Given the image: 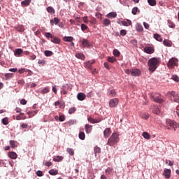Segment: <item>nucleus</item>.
Instances as JSON below:
<instances>
[{"instance_id": "f257e3e1", "label": "nucleus", "mask_w": 179, "mask_h": 179, "mask_svg": "<svg viewBox=\"0 0 179 179\" xmlns=\"http://www.w3.org/2000/svg\"><path fill=\"white\" fill-rule=\"evenodd\" d=\"M159 60L157 57H152L148 61L149 70L151 72H155L157 68H158V64Z\"/></svg>"}, {"instance_id": "f03ea898", "label": "nucleus", "mask_w": 179, "mask_h": 179, "mask_svg": "<svg viewBox=\"0 0 179 179\" xmlns=\"http://www.w3.org/2000/svg\"><path fill=\"white\" fill-rule=\"evenodd\" d=\"M120 138H119V134L116 132L112 134L110 138H108L107 145L109 146H113V145L117 144L120 142Z\"/></svg>"}, {"instance_id": "7ed1b4c3", "label": "nucleus", "mask_w": 179, "mask_h": 179, "mask_svg": "<svg viewBox=\"0 0 179 179\" xmlns=\"http://www.w3.org/2000/svg\"><path fill=\"white\" fill-rule=\"evenodd\" d=\"M151 99L152 101L157 102V103H163L164 101V96H162L159 93H152Z\"/></svg>"}, {"instance_id": "20e7f679", "label": "nucleus", "mask_w": 179, "mask_h": 179, "mask_svg": "<svg viewBox=\"0 0 179 179\" xmlns=\"http://www.w3.org/2000/svg\"><path fill=\"white\" fill-rule=\"evenodd\" d=\"M166 126L168 128V129H170V127L173 128L174 130H176L178 127H179V124L177 123L176 121H173L172 120H166Z\"/></svg>"}, {"instance_id": "39448f33", "label": "nucleus", "mask_w": 179, "mask_h": 179, "mask_svg": "<svg viewBox=\"0 0 179 179\" xmlns=\"http://www.w3.org/2000/svg\"><path fill=\"white\" fill-rule=\"evenodd\" d=\"M177 61L178 59H176V57H171V59H170L169 61L168 62V67L171 69L175 67V66L177 65Z\"/></svg>"}, {"instance_id": "423d86ee", "label": "nucleus", "mask_w": 179, "mask_h": 179, "mask_svg": "<svg viewBox=\"0 0 179 179\" xmlns=\"http://www.w3.org/2000/svg\"><path fill=\"white\" fill-rule=\"evenodd\" d=\"M80 43L82 45V48H90V43L88 40L86 38H80Z\"/></svg>"}, {"instance_id": "0eeeda50", "label": "nucleus", "mask_w": 179, "mask_h": 179, "mask_svg": "<svg viewBox=\"0 0 179 179\" xmlns=\"http://www.w3.org/2000/svg\"><path fill=\"white\" fill-rule=\"evenodd\" d=\"M119 103V99L117 98H114L113 99H110L109 101V106L110 108H115Z\"/></svg>"}, {"instance_id": "6e6552de", "label": "nucleus", "mask_w": 179, "mask_h": 179, "mask_svg": "<svg viewBox=\"0 0 179 179\" xmlns=\"http://www.w3.org/2000/svg\"><path fill=\"white\" fill-rule=\"evenodd\" d=\"M130 73L132 76H139L141 74V71L139 69H131Z\"/></svg>"}, {"instance_id": "1a4fd4ad", "label": "nucleus", "mask_w": 179, "mask_h": 179, "mask_svg": "<svg viewBox=\"0 0 179 179\" xmlns=\"http://www.w3.org/2000/svg\"><path fill=\"white\" fill-rule=\"evenodd\" d=\"M168 95L173 96V101L179 102V94H176V92H168Z\"/></svg>"}, {"instance_id": "9d476101", "label": "nucleus", "mask_w": 179, "mask_h": 179, "mask_svg": "<svg viewBox=\"0 0 179 179\" xmlns=\"http://www.w3.org/2000/svg\"><path fill=\"white\" fill-rule=\"evenodd\" d=\"M87 120L90 123L95 124V123L101 122L103 120V119H101V117H99V119H93V117H88Z\"/></svg>"}, {"instance_id": "9b49d317", "label": "nucleus", "mask_w": 179, "mask_h": 179, "mask_svg": "<svg viewBox=\"0 0 179 179\" xmlns=\"http://www.w3.org/2000/svg\"><path fill=\"white\" fill-rule=\"evenodd\" d=\"M111 134H112V130L110 129V128H106L103 131L104 138H108Z\"/></svg>"}, {"instance_id": "f8f14e48", "label": "nucleus", "mask_w": 179, "mask_h": 179, "mask_svg": "<svg viewBox=\"0 0 179 179\" xmlns=\"http://www.w3.org/2000/svg\"><path fill=\"white\" fill-rule=\"evenodd\" d=\"M171 171L169 169H165V170L164 171V176H165V178L166 179H169L171 178Z\"/></svg>"}, {"instance_id": "ddd939ff", "label": "nucleus", "mask_w": 179, "mask_h": 179, "mask_svg": "<svg viewBox=\"0 0 179 179\" xmlns=\"http://www.w3.org/2000/svg\"><path fill=\"white\" fill-rule=\"evenodd\" d=\"M144 51L146 52V54H153L155 50L153 48H152V47L146 46L144 48Z\"/></svg>"}, {"instance_id": "4468645a", "label": "nucleus", "mask_w": 179, "mask_h": 179, "mask_svg": "<svg viewBox=\"0 0 179 179\" xmlns=\"http://www.w3.org/2000/svg\"><path fill=\"white\" fill-rule=\"evenodd\" d=\"M15 29H16V31H19L20 33L25 31L24 27L22 24L17 25V27H15Z\"/></svg>"}, {"instance_id": "2eb2a0df", "label": "nucleus", "mask_w": 179, "mask_h": 179, "mask_svg": "<svg viewBox=\"0 0 179 179\" xmlns=\"http://www.w3.org/2000/svg\"><path fill=\"white\" fill-rule=\"evenodd\" d=\"M152 113H154V114L159 115L161 113V110L158 106H157L156 105H154L152 106Z\"/></svg>"}, {"instance_id": "dca6fc26", "label": "nucleus", "mask_w": 179, "mask_h": 179, "mask_svg": "<svg viewBox=\"0 0 179 179\" xmlns=\"http://www.w3.org/2000/svg\"><path fill=\"white\" fill-rule=\"evenodd\" d=\"M53 43L59 44L61 42L60 38H57V36H54L52 35V39L50 40Z\"/></svg>"}, {"instance_id": "f3484780", "label": "nucleus", "mask_w": 179, "mask_h": 179, "mask_svg": "<svg viewBox=\"0 0 179 179\" xmlns=\"http://www.w3.org/2000/svg\"><path fill=\"white\" fill-rule=\"evenodd\" d=\"M108 95L110 97H115V96L117 95L115 90H108Z\"/></svg>"}, {"instance_id": "a211bd4d", "label": "nucleus", "mask_w": 179, "mask_h": 179, "mask_svg": "<svg viewBox=\"0 0 179 179\" xmlns=\"http://www.w3.org/2000/svg\"><path fill=\"white\" fill-rule=\"evenodd\" d=\"M85 127V131L87 134H90V132H92V125H90V124H86Z\"/></svg>"}, {"instance_id": "6ab92c4d", "label": "nucleus", "mask_w": 179, "mask_h": 179, "mask_svg": "<svg viewBox=\"0 0 179 179\" xmlns=\"http://www.w3.org/2000/svg\"><path fill=\"white\" fill-rule=\"evenodd\" d=\"M77 99L80 101H83L86 99V95L84 93H78Z\"/></svg>"}, {"instance_id": "aec40b11", "label": "nucleus", "mask_w": 179, "mask_h": 179, "mask_svg": "<svg viewBox=\"0 0 179 179\" xmlns=\"http://www.w3.org/2000/svg\"><path fill=\"white\" fill-rule=\"evenodd\" d=\"M117 16V14L116 12H111L109 13L108 15H106V17L108 18H116Z\"/></svg>"}, {"instance_id": "412c9836", "label": "nucleus", "mask_w": 179, "mask_h": 179, "mask_svg": "<svg viewBox=\"0 0 179 179\" xmlns=\"http://www.w3.org/2000/svg\"><path fill=\"white\" fill-rule=\"evenodd\" d=\"M121 23L122 25H124V27H128V25L132 24V21L129 20V19H127V20H122L121 21Z\"/></svg>"}, {"instance_id": "4be33fe9", "label": "nucleus", "mask_w": 179, "mask_h": 179, "mask_svg": "<svg viewBox=\"0 0 179 179\" xmlns=\"http://www.w3.org/2000/svg\"><path fill=\"white\" fill-rule=\"evenodd\" d=\"M23 52L24 51L22 49L18 48L15 50L14 55H15V57H20L21 54H23Z\"/></svg>"}, {"instance_id": "5701e85b", "label": "nucleus", "mask_w": 179, "mask_h": 179, "mask_svg": "<svg viewBox=\"0 0 179 179\" xmlns=\"http://www.w3.org/2000/svg\"><path fill=\"white\" fill-rule=\"evenodd\" d=\"M8 157L10 159H17V153H15V152H9Z\"/></svg>"}, {"instance_id": "b1692460", "label": "nucleus", "mask_w": 179, "mask_h": 179, "mask_svg": "<svg viewBox=\"0 0 179 179\" xmlns=\"http://www.w3.org/2000/svg\"><path fill=\"white\" fill-rule=\"evenodd\" d=\"M59 22H60L59 19L55 17L54 19H52V20H50V24L52 25H54V23H55V24L57 25Z\"/></svg>"}, {"instance_id": "393cba45", "label": "nucleus", "mask_w": 179, "mask_h": 179, "mask_svg": "<svg viewBox=\"0 0 179 179\" xmlns=\"http://www.w3.org/2000/svg\"><path fill=\"white\" fill-rule=\"evenodd\" d=\"M136 29L137 31H143V27L141 23H137L136 25Z\"/></svg>"}, {"instance_id": "a878e982", "label": "nucleus", "mask_w": 179, "mask_h": 179, "mask_svg": "<svg viewBox=\"0 0 179 179\" xmlns=\"http://www.w3.org/2000/svg\"><path fill=\"white\" fill-rule=\"evenodd\" d=\"M46 10H47V12L48 13H50V14H55V10L54 9V8H52V6H48Z\"/></svg>"}, {"instance_id": "bb28decb", "label": "nucleus", "mask_w": 179, "mask_h": 179, "mask_svg": "<svg viewBox=\"0 0 179 179\" xmlns=\"http://www.w3.org/2000/svg\"><path fill=\"white\" fill-rule=\"evenodd\" d=\"M76 57H77V59H83V60H85V55H83V53H76Z\"/></svg>"}, {"instance_id": "cd10ccee", "label": "nucleus", "mask_w": 179, "mask_h": 179, "mask_svg": "<svg viewBox=\"0 0 179 179\" xmlns=\"http://www.w3.org/2000/svg\"><path fill=\"white\" fill-rule=\"evenodd\" d=\"M154 38L157 41H159V42H162L163 41V38H162V36L160 35H159V34H154Z\"/></svg>"}, {"instance_id": "c85d7f7f", "label": "nucleus", "mask_w": 179, "mask_h": 179, "mask_svg": "<svg viewBox=\"0 0 179 179\" xmlns=\"http://www.w3.org/2000/svg\"><path fill=\"white\" fill-rule=\"evenodd\" d=\"M31 3V0H23L21 2V5L24 6H27L30 5Z\"/></svg>"}, {"instance_id": "c756f323", "label": "nucleus", "mask_w": 179, "mask_h": 179, "mask_svg": "<svg viewBox=\"0 0 179 179\" xmlns=\"http://www.w3.org/2000/svg\"><path fill=\"white\" fill-rule=\"evenodd\" d=\"M64 159V156H55V157L53 158V160L55 162H62V160Z\"/></svg>"}, {"instance_id": "7c9ffc66", "label": "nucleus", "mask_w": 179, "mask_h": 179, "mask_svg": "<svg viewBox=\"0 0 179 179\" xmlns=\"http://www.w3.org/2000/svg\"><path fill=\"white\" fill-rule=\"evenodd\" d=\"M103 24L105 27H109V25L111 24V21L110 20V19L106 18L105 20L103 21Z\"/></svg>"}, {"instance_id": "2f4dec72", "label": "nucleus", "mask_w": 179, "mask_h": 179, "mask_svg": "<svg viewBox=\"0 0 179 179\" xmlns=\"http://www.w3.org/2000/svg\"><path fill=\"white\" fill-rule=\"evenodd\" d=\"M73 39L74 38L73 36H64L63 38L64 41H66V42H71L73 41Z\"/></svg>"}, {"instance_id": "473e14b6", "label": "nucleus", "mask_w": 179, "mask_h": 179, "mask_svg": "<svg viewBox=\"0 0 179 179\" xmlns=\"http://www.w3.org/2000/svg\"><path fill=\"white\" fill-rule=\"evenodd\" d=\"M101 148L96 145V147H94V155H95V157L97 156V153H101Z\"/></svg>"}, {"instance_id": "72a5a7b5", "label": "nucleus", "mask_w": 179, "mask_h": 179, "mask_svg": "<svg viewBox=\"0 0 179 179\" xmlns=\"http://www.w3.org/2000/svg\"><path fill=\"white\" fill-rule=\"evenodd\" d=\"M49 174L52 175V176H55V175L59 174V171L54 170V169H52V170L49 171Z\"/></svg>"}, {"instance_id": "f704fd0d", "label": "nucleus", "mask_w": 179, "mask_h": 179, "mask_svg": "<svg viewBox=\"0 0 179 179\" xmlns=\"http://www.w3.org/2000/svg\"><path fill=\"white\" fill-rule=\"evenodd\" d=\"M164 45L171 47L172 46V42L169 40H164Z\"/></svg>"}, {"instance_id": "c9c22d12", "label": "nucleus", "mask_w": 179, "mask_h": 179, "mask_svg": "<svg viewBox=\"0 0 179 179\" xmlns=\"http://www.w3.org/2000/svg\"><path fill=\"white\" fill-rule=\"evenodd\" d=\"M84 65H85V67L87 68V69H90V70L92 69V64L90 61L86 62Z\"/></svg>"}, {"instance_id": "e433bc0d", "label": "nucleus", "mask_w": 179, "mask_h": 179, "mask_svg": "<svg viewBox=\"0 0 179 179\" xmlns=\"http://www.w3.org/2000/svg\"><path fill=\"white\" fill-rule=\"evenodd\" d=\"M78 138H80V140H85L86 138L85 132L80 131L78 134Z\"/></svg>"}, {"instance_id": "4c0bfd02", "label": "nucleus", "mask_w": 179, "mask_h": 179, "mask_svg": "<svg viewBox=\"0 0 179 179\" xmlns=\"http://www.w3.org/2000/svg\"><path fill=\"white\" fill-rule=\"evenodd\" d=\"M66 151L69 153V155H75V151L71 148H67Z\"/></svg>"}, {"instance_id": "58836bf2", "label": "nucleus", "mask_w": 179, "mask_h": 179, "mask_svg": "<svg viewBox=\"0 0 179 179\" xmlns=\"http://www.w3.org/2000/svg\"><path fill=\"white\" fill-rule=\"evenodd\" d=\"M142 136L144 138H145L146 140H150V136L149 134H148V132L145 131L143 132Z\"/></svg>"}, {"instance_id": "ea45409f", "label": "nucleus", "mask_w": 179, "mask_h": 179, "mask_svg": "<svg viewBox=\"0 0 179 179\" xmlns=\"http://www.w3.org/2000/svg\"><path fill=\"white\" fill-rule=\"evenodd\" d=\"M141 117L145 120L149 119V113H141Z\"/></svg>"}, {"instance_id": "a19ab883", "label": "nucleus", "mask_w": 179, "mask_h": 179, "mask_svg": "<svg viewBox=\"0 0 179 179\" xmlns=\"http://www.w3.org/2000/svg\"><path fill=\"white\" fill-rule=\"evenodd\" d=\"M49 92H50L49 87H44V88L41 90V93L43 95H44L45 94H47V93H48Z\"/></svg>"}, {"instance_id": "79ce46f5", "label": "nucleus", "mask_w": 179, "mask_h": 179, "mask_svg": "<svg viewBox=\"0 0 179 179\" xmlns=\"http://www.w3.org/2000/svg\"><path fill=\"white\" fill-rule=\"evenodd\" d=\"M148 4L150 6H152V7L157 5L156 0H148Z\"/></svg>"}, {"instance_id": "37998d69", "label": "nucleus", "mask_w": 179, "mask_h": 179, "mask_svg": "<svg viewBox=\"0 0 179 179\" xmlns=\"http://www.w3.org/2000/svg\"><path fill=\"white\" fill-rule=\"evenodd\" d=\"M108 62H109L110 63H115V62H117V59L114 57H108Z\"/></svg>"}, {"instance_id": "c03bdc74", "label": "nucleus", "mask_w": 179, "mask_h": 179, "mask_svg": "<svg viewBox=\"0 0 179 179\" xmlns=\"http://www.w3.org/2000/svg\"><path fill=\"white\" fill-rule=\"evenodd\" d=\"M171 78L172 80H174V82H176V83L179 82V77L178 75H172Z\"/></svg>"}, {"instance_id": "a18cd8bd", "label": "nucleus", "mask_w": 179, "mask_h": 179, "mask_svg": "<svg viewBox=\"0 0 179 179\" xmlns=\"http://www.w3.org/2000/svg\"><path fill=\"white\" fill-rule=\"evenodd\" d=\"M44 35L45 36V37L47 38V39H50V38H51V40H52V35L51 32H45V33L44 34Z\"/></svg>"}, {"instance_id": "49530a36", "label": "nucleus", "mask_w": 179, "mask_h": 179, "mask_svg": "<svg viewBox=\"0 0 179 179\" xmlns=\"http://www.w3.org/2000/svg\"><path fill=\"white\" fill-rule=\"evenodd\" d=\"M168 26L171 29H174V27H176V24H174V23L171 20H168Z\"/></svg>"}, {"instance_id": "de8ad7c7", "label": "nucleus", "mask_w": 179, "mask_h": 179, "mask_svg": "<svg viewBox=\"0 0 179 179\" xmlns=\"http://www.w3.org/2000/svg\"><path fill=\"white\" fill-rule=\"evenodd\" d=\"M44 54L46 57H51V55H53V52L52 51H50V50H45Z\"/></svg>"}, {"instance_id": "09e8293b", "label": "nucleus", "mask_w": 179, "mask_h": 179, "mask_svg": "<svg viewBox=\"0 0 179 179\" xmlns=\"http://www.w3.org/2000/svg\"><path fill=\"white\" fill-rule=\"evenodd\" d=\"M113 55H115V57H118L120 55V52L119 50H117V49H114Z\"/></svg>"}, {"instance_id": "8fccbe9b", "label": "nucleus", "mask_w": 179, "mask_h": 179, "mask_svg": "<svg viewBox=\"0 0 179 179\" xmlns=\"http://www.w3.org/2000/svg\"><path fill=\"white\" fill-rule=\"evenodd\" d=\"M113 169H112V168H108V169H106V170L105 171V173H106V175H110L111 173L113 172Z\"/></svg>"}, {"instance_id": "3c124183", "label": "nucleus", "mask_w": 179, "mask_h": 179, "mask_svg": "<svg viewBox=\"0 0 179 179\" xmlns=\"http://www.w3.org/2000/svg\"><path fill=\"white\" fill-rule=\"evenodd\" d=\"M2 123H3L4 125H8V123H9L8 117H3V120H2Z\"/></svg>"}, {"instance_id": "603ef678", "label": "nucleus", "mask_w": 179, "mask_h": 179, "mask_svg": "<svg viewBox=\"0 0 179 179\" xmlns=\"http://www.w3.org/2000/svg\"><path fill=\"white\" fill-rule=\"evenodd\" d=\"M16 143V141H10V145L12 147V148H15V147H17Z\"/></svg>"}, {"instance_id": "864d4df0", "label": "nucleus", "mask_w": 179, "mask_h": 179, "mask_svg": "<svg viewBox=\"0 0 179 179\" xmlns=\"http://www.w3.org/2000/svg\"><path fill=\"white\" fill-rule=\"evenodd\" d=\"M59 120L60 121V122H63L64 121H65L66 120L65 115H59Z\"/></svg>"}, {"instance_id": "5fc2aeb1", "label": "nucleus", "mask_w": 179, "mask_h": 179, "mask_svg": "<svg viewBox=\"0 0 179 179\" xmlns=\"http://www.w3.org/2000/svg\"><path fill=\"white\" fill-rule=\"evenodd\" d=\"M75 112H76V108H71L69 109V114H73Z\"/></svg>"}, {"instance_id": "6e6d98bb", "label": "nucleus", "mask_w": 179, "mask_h": 179, "mask_svg": "<svg viewBox=\"0 0 179 179\" xmlns=\"http://www.w3.org/2000/svg\"><path fill=\"white\" fill-rule=\"evenodd\" d=\"M138 11V8L137 6H135L134 8H132V14L136 15Z\"/></svg>"}, {"instance_id": "4d7b16f0", "label": "nucleus", "mask_w": 179, "mask_h": 179, "mask_svg": "<svg viewBox=\"0 0 179 179\" xmlns=\"http://www.w3.org/2000/svg\"><path fill=\"white\" fill-rule=\"evenodd\" d=\"M24 79H20L18 81H17V84L20 85V86H24Z\"/></svg>"}, {"instance_id": "13d9d810", "label": "nucleus", "mask_w": 179, "mask_h": 179, "mask_svg": "<svg viewBox=\"0 0 179 179\" xmlns=\"http://www.w3.org/2000/svg\"><path fill=\"white\" fill-rule=\"evenodd\" d=\"M103 65H104V67H105L106 69H108V70H110V65L109 63L105 62V63L103 64Z\"/></svg>"}, {"instance_id": "bf43d9fd", "label": "nucleus", "mask_w": 179, "mask_h": 179, "mask_svg": "<svg viewBox=\"0 0 179 179\" xmlns=\"http://www.w3.org/2000/svg\"><path fill=\"white\" fill-rule=\"evenodd\" d=\"M88 29L87 25L84 24H81V29L83 31H85V29Z\"/></svg>"}, {"instance_id": "052dcab7", "label": "nucleus", "mask_w": 179, "mask_h": 179, "mask_svg": "<svg viewBox=\"0 0 179 179\" xmlns=\"http://www.w3.org/2000/svg\"><path fill=\"white\" fill-rule=\"evenodd\" d=\"M36 175H37V176H38V177H42V176H43V174L42 171H37Z\"/></svg>"}, {"instance_id": "680f3d73", "label": "nucleus", "mask_w": 179, "mask_h": 179, "mask_svg": "<svg viewBox=\"0 0 179 179\" xmlns=\"http://www.w3.org/2000/svg\"><path fill=\"white\" fill-rule=\"evenodd\" d=\"M120 35H121V36H125V35H127V31H126L125 29H122V30L120 31Z\"/></svg>"}, {"instance_id": "e2e57ef3", "label": "nucleus", "mask_w": 179, "mask_h": 179, "mask_svg": "<svg viewBox=\"0 0 179 179\" xmlns=\"http://www.w3.org/2000/svg\"><path fill=\"white\" fill-rule=\"evenodd\" d=\"M27 103V100L25 99H21L20 100V104H22L23 106H25Z\"/></svg>"}, {"instance_id": "0e129e2a", "label": "nucleus", "mask_w": 179, "mask_h": 179, "mask_svg": "<svg viewBox=\"0 0 179 179\" xmlns=\"http://www.w3.org/2000/svg\"><path fill=\"white\" fill-rule=\"evenodd\" d=\"M83 20L85 23H88L89 20H88V17H83Z\"/></svg>"}, {"instance_id": "69168bd1", "label": "nucleus", "mask_w": 179, "mask_h": 179, "mask_svg": "<svg viewBox=\"0 0 179 179\" xmlns=\"http://www.w3.org/2000/svg\"><path fill=\"white\" fill-rule=\"evenodd\" d=\"M143 26L146 29H148L150 27V25L148 24V23H146V22H143Z\"/></svg>"}, {"instance_id": "338daca9", "label": "nucleus", "mask_w": 179, "mask_h": 179, "mask_svg": "<svg viewBox=\"0 0 179 179\" xmlns=\"http://www.w3.org/2000/svg\"><path fill=\"white\" fill-rule=\"evenodd\" d=\"M52 162H45V166H52Z\"/></svg>"}, {"instance_id": "774afa93", "label": "nucleus", "mask_w": 179, "mask_h": 179, "mask_svg": "<svg viewBox=\"0 0 179 179\" xmlns=\"http://www.w3.org/2000/svg\"><path fill=\"white\" fill-rule=\"evenodd\" d=\"M175 113L178 115V116L179 117V106H177Z\"/></svg>"}]
</instances>
